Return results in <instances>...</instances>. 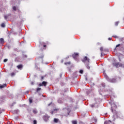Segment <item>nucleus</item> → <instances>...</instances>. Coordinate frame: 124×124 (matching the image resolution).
<instances>
[{
    "mask_svg": "<svg viewBox=\"0 0 124 124\" xmlns=\"http://www.w3.org/2000/svg\"><path fill=\"white\" fill-rule=\"evenodd\" d=\"M82 62L86 63V65H88L90 63V60L87 56L84 57V58L82 59Z\"/></svg>",
    "mask_w": 124,
    "mask_h": 124,
    "instance_id": "nucleus-1",
    "label": "nucleus"
},
{
    "mask_svg": "<svg viewBox=\"0 0 124 124\" xmlns=\"http://www.w3.org/2000/svg\"><path fill=\"white\" fill-rule=\"evenodd\" d=\"M123 49H124V46H123V44H121L116 45L114 50H119L121 51V50H123Z\"/></svg>",
    "mask_w": 124,
    "mask_h": 124,
    "instance_id": "nucleus-2",
    "label": "nucleus"
},
{
    "mask_svg": "<svg viewBox=\"0 0 124 124\" xmlns=\"http://www.w3.org/2000/svg\"><path fill=\"white\" fill-rule=\"evenodd\" d=\"M78 56H79V54L76 53H74V54L72 55L73 58H74V59H75V60H77V58H78Z\"/></svg>",
    "mask_w": 124,
    "mask_h": 124,
    "instance_id": "nucleus-3",
    "label": "nucleus"
},
{
    "mask_svg": "<svg viewBox=\"0 0 124 124\" xmlns=\"http://www.w3.org/2000/svg\"><path fill=\"white\" fill-rule=\"evenodd\" d=\"M16 67H17V68H18V69H20V70H21V69H23V64H20L17 65V66H16Z\"/></svg>",
    "mask_w": 124,
    "mask_h": 124,
    "instance_id": "nucleus-4",
    "label": "nucleus"
},
{
    "mask_svg": "<svg viewBox=\"0 0 124 124\" xmlns=\"http://www.w3.org/2000/svg\"><path fill=\"white\" fill-rule=\"evenodd\" d=\"M119 64H120L119 63V62L112 63V65H113V66H115L116 67H118V66H119Z\"/></svg>",
    "mask_w": 124,
    "mask_h": 124,
    "instance_id": "nucleus-5",
    "label": "nucleus"
},
{
    "mask_svg": "<svg viewBox=\"0 0 124 124\" xmlns=\"http://www.w3.org/2000/svg\"><path fill=\"white\" fill-rule=\"evenodd\" d=\"M114 109V108H113V107H112L111 109V112L112 113H114V114H116V113H117V111H116V110H115Z\"/></svg>",
    "mask_w": 124,
    "mask_h": 124,
    "instance_id": "nucleus-6",
    "label": "nucleus"
},
{
    "mask_svg": "<svg viewBox=\"0 0 124 124\" xmlns=\"http://www.w3.org/2000/svg\"><path fill=\"white\" fill-rule=\"evenodd\" d=\"M7 85L6 84H4L0 86V89H3V88H5V87H7Z\"/></svg>",
    "mask_w": 124,
    "mask_h": 124,
    "instance_id": "nucleus-7",
    "label": "nucleus"
},
{
    "mask_svg": "<svg viewBox=\"0 0 124 124\" xmlns=\"http://www.w3.org/2000/svg\"><path fill=\"white\" fill-rule=\"evenodd\" d=\"M42 84L43 86H44V87H46V86H47V83L46 82V81H43Z\"/></svg>",
    "mask_w": 124,
    "mask_h": 124,
    "instance_id": "nucleus-8",
    "label": "nucleus"
},
{
    "mask_svg": "<svg viewBox=\"0 0 124 124\" xmlns=\"http://www.w3.org/2000/svg\"><path fill=\"white\" fill-rule=\"evenodd\" d=\"M45 122H48L49 121V118L48 117L46 116L44 118Z\"/></svg>",
    "mask_w": 124,
    "mask_h": 124,
    "instance_id": "nucleus-9",
    "label": "nucleus"
},
{
    "mask_svg": "<svg viewBox=\"0 0 124 124\" xmlns=\"http://www.w3.org/2000/svg\"><path fill=\"white\" fill-rule=\"evenodd\" d=\"M110 123H111V121L110 120H108V121H106L104 123V124H110Z\"/></svg>",
    "mask_w": 124,
    "mask_h": 124,
    "instance_id": "nucleus-10",
    "label": "nucleus"
},
{
    "mask_svg": "<svg viewBox=\"0 0 124 124\" xmlns=\"http://www.w3.org/2000/svg\"><path fill=\"white\" fill-rule=\"evenodd\" d=\"M0 43H4V40L3 39V38H0Z\"/></svg>",
    "mask_w": 124,
    "mask_h": 124,
    "instance_id": "nucleus-11",
    "label": "nucleus"
},
{
    "mask_svg": "<svg viewBox=\"0 0 124 124\" xmlns=\"http://www.w3.org/2000/svg\"><path fill=\"white\" fill-rule=\"evenodd\" d=\"M59 122V119H56V118H54V122L56 123V124H57V123H58Z\"/></svg>",
    "mask_w": 124,
    "mask_h": 124,
    "instance_id": "nucleus-12",
    "label": "nucleus"
},
{
    "mask_svg": "<svg viewBox=\"0 0 124 124\" xmlns=\"http://www.w3.org/2000/svg\"><path fill=\"white\" fill-rule=\"evenodd\" d=\"M15 75H16V73L12 72V73H11V76L12 77H13V76H15Z\"/></svg>",
    "mask_w": 124,
    "mask_h": 124,
    "instance_id": "nucleus-13",
    "label": "nucleus"
},
{
    "mask_svg": "<svg viewBox=\"0 0 124 124\" xmlns=\"http://www.w3.org/2000/svg\"><path fill=\"white\" fill-rule=\"evenodd\" d=\"M33 113L34 114H37V110H36V109H33Z\"/></svg>",
    "mask_w": 124,
    "mask_h": 124,
    "instance_id": "nucleus-14",
    "label": "nucleus"
},
{
    "mask_svg": "<svg viewBox=\"0 0 124 124\" xmlns=\"http://www.w3.org/2000/svg\"><path fill=\"white\" fill-rule=\"evenodd\" d=\"M72 123L73 124H77V121H72Z\"/></svg>",
    "mask_w": 124,
    "mask_h": 124,
    "instance_id": "nucleus-15",
    "label": "nucleus"
},
{
    "mask_svg": "<svg viewBox=\"0 0 124 124\" xmlns=\"http://www.w3.org/2000/svg\"><path fill=\"white\" fill-rule=\"evenodd\" d=\"M1 26L2 28H5V24L4 23H2Z\"/></svg>",
    "mask_w": 124,
    "mask_h": 124,
    "instance_id": "nucleus-16",
    "label": "nucleus"
},
{
    "mask_svg": "<svg viewBox=\"0 0 124 124\" xmlns=\"http://www.w3.org/2000/svg\"><path fill=\"white\" fill-rule=\"evenodd\" d=\"M29 102L30 104H31V103H32V99L31 98H29Z\"/></svg>",
    "mask_w": 124,
    "mask_h": 124,
    "instance_id": "nucleus-17",
    "label": "nucleus"
},
{
    "mask_svg": "<svg viewBox=\"0 0 124 124\" xmlns=\"http://www.w3.org/2000/svg\"><path fill=\"white\" fill-rule=\"evenodd\" d=\"M41 90V88H38L36 89V92H39Z\"/></svg>",
    "mask_w": 124,
    "mask_h": 124,
    "instance_id": "nucleus-18",
    "label": "nucleus"
},
{
    "mask_svg": "<svg viewBox=\"0 0 124 124\" xmlns=\"http://www.w3.org/2000/svg\"><path fill=\"white\" fill-rule=\"evenodd\" d=\"M13 10H14L15 11H16V10H17V8H16V6H14L13 7Z\"/></svg>",
    "mask_w": 124,
    "mask_h": 124,
    "instance_id": "nucleus-19",
    "label": "nucleus"
},
{
    "mask_svg": "<svg viewBox=\"0 0 124 124\" xmlns=\"http://www.w3.org/2000/svg\"><path fill=\"white\" fill-rule=\"evenodd\" d=\"M71 63V62H66L64 63V64H65L66 65H67V64H70Z\"/></svg>",
    "mask_w": 124,
    "mask_h": 124,
    "instance_id": "nucleus-20",
    "label": "nucleus"
},
{
    "mask_svg": "<svg viewBox=\"0 0 124 124\" xmlns=\"http://www.w3.org/2000/svg\"><path fill=\"white\" fill-rule=\"evenodd\" d=\"M54 112H58V111H59L60 109H59V108H55L53 109Z\"/></svg>",
    "mask_w": 124,
    "mask_h": 124,
    "instance_id": "nucleus-21",
    "label": "nucleus"
},
{
    "mask_svg": "<svg viewBox=\"0 0 124 124\" xmlns=\"http://www.w3.org/2000/svg\"><path fill=\"white\" fill-rule=\"evenodd\" d=\"M54 112H55V111H54V109L53 110H51L50 113L51 115H53L54 114Z\"/></svg>",
    "mask_w": 124,
    "mask_h": 124,
    "instance_id": "nucleus-22",
    "label": "nucleus"
},
{
    "mask_svg": "<svg viewBox=\"0 0 124 124\" xmlns=\"http://www.w3.org/2000/svg\"><path fill=\"white\" fill-rule=\"evenodd\" d=\"M7 18H8V16H4L5 20H7Z\"/></svg>",
    "mask_w": 124,
    "mask_h": 124,
    "instance_id": "nucleus-23",
    "label": "nucleus"
},
{
    "mask_svg": "<svg viewBox=\"0 0 124 124\" xmlns=\"http://www.w3.org/2000/svg\"><path fill=\"white\" fill-rule=\"evenodd\" d=\"M100 51H101V52H102L103 51V47H100Z\"/></svg>",
    "mask_w": 124,
    "mask_h": 124,
    "instance_id": "nucleus-24",
    "label": "nucleus"
},
{
    "mask_svg": "<svg viewBox=\"0 0 124 124\" xmlns=\"http://www.w3.org/2000/svg\"><path fill=\"white\" fill-rule=\"evenodd\" d=\"M37 124V121L36 120H34L33 121V124Z\"/></svg>",
    "mask_w": 124,
    "mask_h": 124,
    "instance_id": "nucleus-25",
    "label": "nucleus"
},
{
    "mask_svg": "<svg viewBox=\"0 0 124 124\" xmlns=\"http://www.w3.org/2000/svg\"><path fill=\"white\" fill-rule=\"evenodd\" d=\"M83 71L82 70H80L79 73H80L81 74H83Z\"/></svg>",
    "mask_w": 124,
    "mask_h": 124,
    "instance_id": "nucleus-26",
    "label": "nucleus"
},
{
    "mask_svg": "<svg viewBox=\"0 0 124 124\" xmlns=\"http://www.w3.org/2000/svg\"><path fill=\"white\" fill-rule=\"evenodd\" d=\"M115 26H118V25H119V22H115Z\"/></svg>",
    "mask_w": 124,
    "mask_h": 124,
    "instance_id": "nucleus-27",
    "label": "nucleus"
},
{
    "mask_svg": "<svg viewBox=\"0 0 124 124\" xmlns=\"http://www.w3.org/2000/svg\"><path fill=\"white\" fill-rule=\"evenodd\" d=\"M113 106H114L115 109H117V105H116L115 104H113Z\"/></svg>",
    "mask_w": 124,
    "mask_h": 124,
    "instance_id": "nucleus-28",
    "label": "nucleus"
},
{
    "mask_svg": "<svg viewBox=\"0 0 124 124\" xmlns=\"http://www.w3.org/2000/svg\"><path fill=\"white\" fill-rule=\"evenodd\" d=\"M7 61H8V60L5 59L4 60L3 62H7Z\"/></svg>",
    "mask_w": 124,
    "mask_h": 124,
    "instance_id": "nucleus-29",
    "label": "nucleus"
},
{
    "mask_svg": "<svg viewBox=\"0 0 124 124\" xmlns=\"http://www.w3.org/2000/svg\"><path fill=\"white\" fill-rule=\"evenodd\" d=\"M101 86L102 87H105V84L104 83H102Z\"/></svg>",
    "mask_w": 124,
    "mask_h": 124,
    "instance_id": "nucleus-30",
    "label": "nucleus"
},
{
    "mask_svg": "<svg viewBox=\"0 0 124 124\" xmlns=\"http://www.w3.org/2000/svg\"><path fill=\"white\" fill-rule=\"evenodd\" d=\"M91 107H92V108H93V107H94V105L92 104V105H91Z\"/></svg>",
    "mask_w": 124,
    "mask_h": 124,
    "instance_id": "nucleus-31",
    "label": "nucleus"
},
{
    "mask_svg": "<svg viewBox=\"0 0 124 124\" xmlns=\"http://www.w3.org/2000/svg\"><path fill=\"white\" fill-rule=\"evenodd\" d=\"M43 86V84H42V83H40V84H39V87H41V86Z\"/></svg>",
    "mask_w": 124,
    "mask_h": 124,
    "instance_id": "nucleus-32",
    "label": "nucleus"
},
{
    "mask_svg": "<svg viewBox=\"0 0 124 124\" xmlns=\"http://www.w3.org/2000/svg\"><path fill=\"white\" fill-rule=\"evenodd\" d=\"M43 47H44V48H46V45H44Z\"/></svg>",
    "mask_w": 124,
    "mask_h": 124,
    "instance_id": "nucleus-33",
    "label": "nucleus"
},
{
    "mask_svg": "<svg viewBox=\"0 0 124 124\" xmlns=\"http://www.w3.org/2000/svg\"><path fill=\"white\" fill-rule=\"evenodd\" d=\"M44 79V77H41V80L42 81Z\"/></svg>",
    "mask_w": 124,
    "mask_h": 124,
    "instance_id": "nucleus-34",
    "label": "nucleus"
},
{
    "mask_svg": "<svg viewBox=\"0 0 124 124\" xmlns=\"http://www.w3.org/2000/svg\"><path fill=\"white\" fill-rule=\"evenodd\" d=\"M108 40H112V38H108Z\"/></svg>",
    "mask_w": 124,
    "mask_h": 124,
    "instance_id": "nucleus-35",
    "label": "nucleus"
},
{
    "mask_svg": "<svg viewBox=\"0 0 124 124\" xmlns=\"http://www.w3.org/2000/svg\"><path fill=\"white\" fill-rule=\"evenodd\" d=\"M51 104H52V103H50L48 104V106H50V105H51Z\"/></svg>",
    "mask_w": 124,
    "mask_h": 124,
    "instance_id": "nucleus-36",
    "label": "nucleus"
},
{
    "mask_svg": "<svg viewBox=\"0 0 124 124\" xmlns=\"http://www.w3.org/2000/svg\"><path fill=\"white\" fill-rule=\"evenodd\" d=\"M113 37H115V38H116L117 37V36H113Z\"/></svg>",
    "mask_w": 124,
    "mask_h": 124,
    "instance_id": "nucleus-37",
    "label": "nucleus"
},
{
    "mask_svg": "<svg viewBox=\"0 0 124 124\" xmlns=\"http://www.w3.org/2000/svg\"><path fill=\"white\" fill-rule=\"evenodd\" d=\"M101 56H102V53H101Z\"/></svg>",
    "mask_w": 124,
    "mask_h": 124,
    "instance_id": "nucleus-38",
    "label": "nucleus"
},
{
    "mask_svg": "<svg viewBox=\"0 0 124 124\" xmlns=\"http://www.w3.org/2000/svg\"><path fill=\"white\" fill-rule=\"evenodd\" d=\"M119 61H121V59L119 58Z\"/></svg>",
    "mask_w": 124,
    "mask_h": 124,
    "instance_id": "nucleus-39",
    "label": "nucleus"
},
{
    "mask_svg": "<svg viewBox=\"0 0 124 124\" xmlns=\"http://www.w3.org/2000/svg\"><path fill=\"white\" fill-rule=\"evenodd\" d=\"M88 68H90V67H89Z\"/></svg>",
    "mask_w": 124,
    "mask_h": 124,
    "instance_id": "nucleus-40",
    "label": "nucleus"
}]
</instances>
